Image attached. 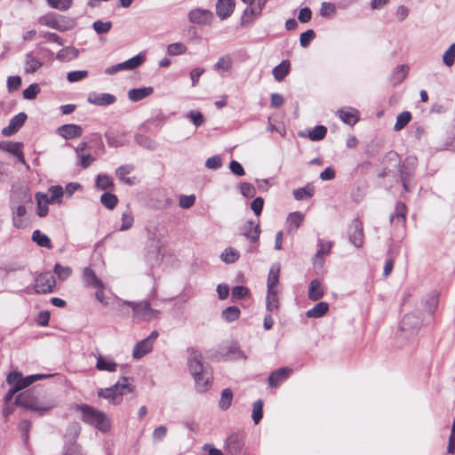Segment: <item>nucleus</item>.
Wrapping results in <instances>:
<instances>
[{"instance_id": "46", "label": "nucleus", "mask_w": 455, "mask_h": 455, "mask_svg": "<svg viewBox=\"0 0 455 455\" xmlns=\"http://www.w3.org/2000/svg\"><path fill=\"white\" fill-rule=\"evenodd\" d=\"M225 263H234L239 259V252L232 247L226 248L220 255Z\"/></svg>"}, {"instance_id": "34", "label": "nucleus", "mask_w": 455, "mask_h": 455, "mask_svg": "<svg viewBox=\"0 0 455 455\" xmlns=\"http://www.w3.org/2000/svg\"><path fill=\"white\" fill-rule=\"evenodd\" d=\"M125 133H114L106 132L105 137L107 139L108 145L111 148H119L127 144V140L124 139Z\"/></svg>"}, {"instance_id": "8", "label": "nucleus", "mask_w": 455, "mask_h": 455, "mask_svg": "<svg viewBox=\"0 0 455 455\" xmlns=\"http://www.w3.org/2000/svg\"><path fill=\"white\" fill-rule=\"evenodd\" d=\"M124 304L130 306L133 310V316L142 320L150 321L157 315L158 311L150 307L148 301L139 303L133 301H124Z\"/></svg>"}, {"instance_id": "2", "label": "nucleus", "mask_w": 455, "mask_h": 455, "mask_svg": "<svg viewBox=\"0 0 455 455\" xmlns=\"http://www.w3.org/2000/svg\"><path fill=\"white\" fill-rule=\"evenodd\" d=\"M76 410L80 411V419L85 424L92 426L103 433L110 429V420L105 412L86 403L77 404Z\"/></svg>"}, {"instance_id": "57", "label": "nucleus", "mask_w": 455, "mask_h": 455, "mask_svg": "<svg viewBox=\"0 0 455 455\" xmlns=\"http://www.w3.org/2000/svg\"><path fill=\"white\" fill-rule=\"evenodd\" d=\"M249 294H250L249 289L245 286H240V285L235 286L232 289V292H231L233 300L243 299L247 298V296Z\"/></svg>"}, {"instance_id": "26", "label": "nucleus", "mask_w": 455, "mask_h": 455, "mask_svg": "<svg viewBox=\"0 0 455 455\" xmlns=\"http://www.w3.org/2000/svg\"><path fill=\"white\" fill-rule=\"evenodd\" d=\"M153 345L147 339H144L140 342L136 343L132 350V356L134 359H140L147 354L151 352Z\"/></svg>"}, {"instance_id": "31", "label": "nucleus", "mask_w": 455, "mask_h": 455, "mask_svg": "<svg viewBox=\"0 0 455 455\" xmlns=\"http://www.w3.org/2000/svg\"><path fill=\"white\" fill-rule=\"evenodd\" d=\"M281 267L279 263L273 264L267 276V290H276L279 282Z\"/></svg>"}, {"instance_id": "6", "label": "nucleus", "mask_w": 455, "mask_h": 455, "mask_svg": "<svg viewBox=\"0 0 455 455\" xmlns=\"http://www.w3.org/2000/svg\"><path fill=\"white\" fill-rule=\"evenodd\" d=\"M50 375L44 374H34L27 377H23V375L19 371H12L8 374L6 378V381L9 385L14 387L19 391L30 386L36 380L49 377Z\"/></svg>"}, {"instance_id": "60", "label": "nucleus", "mask_w": 455, "mask_h": 455, "mask_svg": "<svg viewBox=\"0 0 455 455\" xmlns=\"http://www.w3.org/2000/svg\"><path fill=\"white\" fill-rule=\"evenodd\" d=\"M314 189L307 188H300L293 191V196L296 200L308 199L313 196Z\"/></svg>"}, {"instance_id": "13", "label": "nucleus", "mask_w": 455, "mask_h": 455, "mask_svg": "<svg viewBox=\"0 0 455 455\" xmlns=\"http://www.w3.org/2000/svg\"><path fill=\"white\" fill-rule=\"evenodd\" d=\"M188 18L193 24L210 25L213 20V13L206 9L196 8L188 12Z\"/></svg>"}, {"instance_id": "25", "label": "nucleus", "mask_w": 455, "mask_h": 455, "mask_svg": "<svg viewBox=\"0 0 455 455\" xmlns=\"http://www.w3.org/2000/svg\"><path fill=\"white\" fill-rule=\"evenodd\" d=\"M134 166L133 164H128L119 166L116 171V175L121 182H124L129 186H132L135 183V177L133 178H126L127 174H130L133 172Z\"/></svg>"}, {"instance_id": "12", "label": "nucleus", "mask_w": 455, "mask_h": 455, "mask_svg": "<svg viewBox=\"0 0 455 455\" xmlns=\"http://www.w3.org/2000/svg\"><path fill=\"white\" fill-rule=\"evenodd\" d=\"M10 207L12 210V225L16 228H27L29 224V219L28 218L26 205L12 204Z\"/></svg>"}, {"instance_id": "14", "label": "nucleus", "mask_w": 455, "mask_h": 455, "mask_svg": "<svg viewBox=\"0 0 455 455\" xmlns=\"http://www.w3.org/2000/svg\"><path fill=\"white\" fill-rule=\"evenodd\" d=\"M348 236L350 242L357 248L363 244V223L358 219L352 220L348 228Z\"/></svg>"}, {"instance_id": "52", "label": "nucleus", "mask_w": 455, "mask_h": 455, "mask_svg": "<svg viewBox=\"0 0 455 455\" xmlns=\"http://www.w3.org/2000/svg\"><path fill=\"white\" fill-rule=\"evenodd\" d=\"M53 272L57 275L60 280L68 279L72 274V268L70 267H63L60 263H56L53 268Z\"/></svg>"}, {"instance_id": "35", "label": "nucleus", "mask_w": 455, "mask_h": 455, "mask_svg": "<svg viewBox=\"0 0 455 455\" xmlns=\"http://www.w3.org/2000/svg\"><path fill=\"white\" fill-rule=\"evenodd\" d=\"M79 52L76 48L68 46L60 50L56 55V59L67 62L78 57Z\"/></svg>"}, {"instance_id": "59", "label": "nucleus", "mask_w": 455, "mask_h": 455, "mask_svg": "<svg viewBox=\"0 0 455 455\" xmlns=\"http://www.w3.org/2000/svg\"><path fill=\"white\" fill-rule=\"evenodd\" d=\"M443 61L447 67H451L455 61V43L451 44L443 55Z\"/></svg>"}, {"instance_id": "5", "label": "nucleus", "mask_w": 455, "mask_h": 455, "mask_svg": "<svg viewBox=\"0 0 455 455\" xmlns=\"http://www.w3.org/2000/svg\"><path fill=\"white\" fill-rule=\"evenodd\" d=\"M38 23L62 32L73 28L76 25L73 19L52 12L41 16Z\"/></svg>"}, {"instance_id": "1", "label": "nucleus", "mask_w": 455, "mask_h": 455, "mask_svg": "<svg viewBox=\"0 0 455 455\" xmlns=\"http://www.w3.org/2000/svg\"><path fill=\"white\" fill-rule=\"evenodd\" d=\"M187 352L188 367L194 378L196 388L198 392H206L212 386V372L204 365L201 351L195 347H188Z\"/></svg>"}, {"instance_id": "36", "label": "nucleus", "mask_w": 455, "mask_h": 455, "mask_svg": "<svg viewBox=\"0 0 455 455\" xmlns=\"http://www.w3.org/2000/svg\"><path fill=\"white\" fill-rule=\"evenodd\" d=\"M135 141L137 142V144L139 146H140L149 151H154L158 147V144L156 143V141H155L151 138H149L146 135H143V134H136Z\"/></svg>"}, {"instance_id": "39", "label": "nucleus", "mask_w": 455, "mask_h": 455, "mask_svg": "<svg viewBox=\"0 0 455 455\" xmlns=\"http://www.w3.org/2000/svg\"><path fill=\"white\" fill-rule=\"evenodd\" d=\"M338 116L340 118L342 122L345 124L353 126L358 122L357 111H346V110H339L337 112Z\"/></svg>"}, {"instance_id": "37", "label": "nucleus", "mask_w": 455, "mask_h": 455, "mask_svg": "<svg viewBox=\"0 0 455 455\" xmlns=\"http://www.w3.org/2000/svg\"><path fill=\"white\" fill-rule=\"evenodd\" d=\"M290 71L289 60H283L279 65L274 68L272 73L276 81H282Z\"/></svg>"}, {"instance_id": "3", "label": "nucleus", "mask_w": 455, "mask_h": 455, "mask_svg": "<svg viewBox=\"0 0 455 455\" xmlns=\"http://www.w3.org/2000/svg\"><path fill=\"white\" fill-rule=\"evenodd\" d=\"M134 386L129 383L127 377H122L115 385L108 388H100L98 390V396L108 400L114 405L120 404L123 396L128 393H132Z\"/></svg>"}, {"instance_id": "62", "label": "nucleus", "mask_w": 455, "mask_h": 455, "mask_svg": "<svg viewBox=\"0 0 455 455\" xmlns=\"http://www.w3.org/2000/svg\"><path fill=\"white\" fill-rule=\"evenodd\" d=\"M336 12V6L332 3L323 2L321 4L320 15L323 17H331Z\"/></svg>"}, {"instance_id": "28", "label": "nucleus", "mask_w": 455, "mask_h": 455, "mask_svg": "<svg viewBox=\"0 0 455 455\" xmlns=\"http://www.w3.org/2000/svg\"><path fill=\"white\" fill-rule=\"evenodd\" d=\"M43 66V61L34 56L32 52L25 55L24 71L27 74H32L37 71Z\"/></svg>"}, {"instance_id": "54", "label": "nucleus", "mask_w": 455, "mask_h": 455, "mask_svg": "<svg viewBox=\"0 0 455 455\" xmlns=\"http://www.w3.org/2000/svg\"><path fill=\"white\" fill-rule=\"evenodd\" d=\"M121 220H122V225L120 227L121 231H125V230L129 229L130 228H132L134 219H133V214L130 209H127L125 212H123Z\"/></svg>"}, {"instance_id": "15", "label": "nucleus", "mask_w": 455, "mask_h": 455, "mask_svg": "<svg viewBox=\"0 0 455 455\" xmlns=\"http://www.w3.org/2000/svg\"><path fill=\"white\" fill-rule=\"evenodd\" d=\"M28 116L24 112L17 114L10 120L9 124L3 128L2 134L4 136L9 137L16 133L23 126Z\"/></svg>"}, {"instance_id": "10", "label": "nucleus", "mask_w": 455, "mask_h": 455, "mask_svg": "<svg viewBox=\"0 0 455 455\" xmlns=\"http://www.w3.org/2000/svg\"><path fill=\"white\" fill-rule=\"evenodd\" d=\"M145 60V56L138 54L126 61L118 63L116 65L110 66L106 68L105 73L107 75H115L116 73L122 70H132L140 67Z\"/></svg>"}, {"instance_id": "63", "label": "nucleus", "mask_w": 455, "mask_h": 455, "mask_svg": "<svg viewBox=\"0 0 455 455\" xmlns=\"http://www.w3.org/2000/svg\"><path fill=\"white\" fill-rule=\"evenodd\" d=\"M315 37V33L313 29H307L303 32L299 36V44L302 47L306 48L309 45L310 42Z\"/></svg>"}, {"instance_id": "51", "label": "nucleus", "mask_w": 455, "mask_h": 455, "mask_svg": "<svg viewBox=\"0 0 455 455\" xmlns=\"http://www.w3.org/2000/svg\"><path fill=\"white\" fill-rule=\"evenodd\" d=\"M188 48L183 43H173L167 46V53L170 56H178L186 53Z\"/></svg>"}, {"instance_id": "64", "label": "nucleus", "mask_w": 455, "mask_h": 455, "mask_svg": "<svg viewBox=\"0 0 455 455\" xmlns=\"http://www.w3.org/2000/svg\"><path fill=\"white\" fill-rule=\"evenodd\" d=\"M62 455H84V453L80 445L73 443L64 448Z\"/></svg>"}, {"instance_id": "33", "label": "nucleus", "mask_w": 455, "mask_h": 455, "mask_svg": "<svg viewBox=\"0 0 455 455\" xmlns=\"http://www.w3.org/2000/svg\"><path fill=\"white\" fill-rule=\"evenodd\" d=\"M329 310V304L324 301L318 302L311 309L307 310L306 315L308 318H320Z\"/></svg>"}, {"instance_id": "56", "label": "nucleus", "mask_w": 455, "mask_h": 455, "mask_svg": "<svg viewBox=\"0 0 455 455\" xmlns=\"http://www.w3.org/2000/svg\"><path fill=\"white\" fill-rule=\"evenodd\" d=\"M93 29L96 31L97 34H106L108 33L111 28H112V22L111 21H102V20H96L92 24Z\"/></svg>"}, {"instance_id": "50", "label": "nucleus", "mask_w": 455, "mask_h": 455, "mask_svg": "<svg viewBox=\"0 0 455 455\" xmlns=\"http://www.w3.org/2000/svg\"><path fill=\"white\" fill-rule=\"evenodd\" d=\"M46 1L50 7L62 11V12L68 10L73 4V0H46Z\"/></svg>"}, {"instance_id": "9", "label": "nucleus", "mask_w": 455, "mask_h": 455, "mask_svg": "<svg viewBox=\"0 0 455 455\" xmlns=\"http://www.w3.org/2000/svg\"><path fill=\"white\" fill-rule=\"evenodd\" d=\"M56 281L51 272L41 273L35 281V291L36 293H49L53 291Z\"/></svg>"}, {"instance_id": "7", "label": "nucleus", "mask_w": 455, "mask_h": 455, "mask_svg": "<svg viewBox=\"0 0 455 455\" xmlns=\"http://www.w3.org/2000/svg\"><path fill=\"white\" fill-rule=\"evenodd\" d=\"M421 324L422 320L419 315L414 313L406 314L401 321L400 331L405 338L413 336L418 333Z\"/></svg>"}, {"instance_id": "19", "label": "nucleus", "mask_w": 455, "mask_h": 455, "mask_svg": "<svg viewBox=\"0 0 455 455\" xmlns=\"http://www.w3.org/2000/svg\"><path fill=\"white\" fill-rule=\"evenodd\" d=\"M58 133L66 140H71L81 137L83 129L75 124H63L58 128Z\"/></svg>"}, {"instance_id": "38", "label": "nucleus", "mask_w": 455, "mask_h": 455, "mask_svg": "<svg viewBox=\"0 0 455 455\" xmlns=\"http://www.w3.org/2000/svg\"><path fill=\"white\" fill-rule=\"evenodd\" d=\"M31 238L33 242L36 243L41 247H44L47 249L52 248V244L49 236L42 233L40 230H35L32 233Z\"/></svg>"}, {"instance_id": "27", "label": "nucleus", "mask_w": 455, "mask_h": 455, "mask_svg": "<svg viewBox=\"0 0 455 455\" xmlns=\"http://www.w3.org/2000/svg\"><path fill=\"white\" fill-rule=\"evenodd\" d=\"M35 197L36 201L37 215L41 218L45 217L48 214V204H50L48 201V195L37 192Z\"/></svg>"}, {"instance_id": "29", "label": "nucleus", "mask_w": 455, "mask_h": 455, "mask_svg": "<svg viewBox=\"0 0 455 455\" xmlns=\"http://www.w3.org/2000/svg\"><path fill=\"white\" fill-rule=\"evenodd\" d=\"M304 216L299 212H294L289 214L287 218V231L293 234L297 231L303 221Z\"/></svg>"}, {"instance_id": "43", "label": "nucleus", "mask_w": 455, "mask_h": 455, "mask_svg": "<svg viewBox=\"0 0 455 455\" xmlns=\"http://www.w3.org/2000/svg\"><path fill=\"white\" fill-rule=\"evenodd\" d=\"M240 315V309L235 306H230L221 312V317L228 323L236 320Z\"/></svg>"}, {"instance_id": "20", "label": "nucleus", "mask_w": 455, "mask_h": 455, "mask_svg": "<svg viewBox=\"0 0 455 455\" xmlns=\"http://www.w3.org/2000/svg\"><path fill=\"white\" fill-rule=\"evenodd\" d=\"M95 368L100 371L115 372L117 369V363L110 356L99 354L96 357Z\"/></svg>"}, {"instance_id": "45", "label": "nucleus", "mask_w": 455, "mask_h": 455, "mask_svg": "<svg viewBox=\"0 0 455 455\" xmlns=\"http://www.w3.org/2000/svg\"><path fill=\"white\" fill-rule=\"evenodd\" d=\"M411 119V114L408 111L400 113L396 118V122L394 125L395 131H401L403 129Z\"/></svg>"}, {"instance_id": "44", "label": "nucleus", "mask_w": 455, "mask_h": 455, "mask_svg": "<svg viewBox=\"0 0 455 455\" xmlns=\"http://www.w3.org/2000/svg\"><path fill=\"white\" fill-rule=\"evenodd\" d=\"M232 400H233L232 390L230 388H225L221 392V396H220V399L219 402V405H220V409H222L224 411L228 410L232 403Z\"/></svg>"}, {"instance_id": "17", "label": "nucleus", "mask_w": 455, "mask_h": 455, "mask_svg": "<svg viewBox=\"0 0 455 455\" xmlns=\"http://www.w3.org/2000/svg\"><path fill=\"white\" fill-rule=\"evenodd\" d=\"M32 204V196L26 187H20L12 190L10 205Z\"/></svg>"}, {"instance_id": "4", "label": "nucleus", "mask_w": 455, "mask_h": 455, "mask_svg": "<svg viewBox=\"0 0 455 455\" xmlns=\"http://www.w3.org/2000/svg\"><path fill=\"white\" fill-rule=\"evenodd\" d=\"M38 391L34 387L28 389L17 395L15 405L44 414L53 408V404L41 401L36 395Z\"/></svg>"}, {"instance_id": "41", "label": "nucleus", "mask_w": 455, "mask_h": 455, "mask_svg": "<svg viewBox=\"0 0 455 455\" xmlns=\"http://www.w3.org/2000/svg\"><path fill=\"white\" fill-rule=\"evenodd\" d=\"M266 306L267 311L277 310L279 307V299L276 290H267Z\"/></svg>"}, {"instance_id": "11", "label": "nucleus", "mask_w": 455, "mask_h": 455, "mask_svg": "<svg viewBox=\"0 0 455 455\" xmlns=\"http://www.w3.org/2000/svg\"><path fill=\"white\" fill-rule=\"evenodd\" d=\"M245 434L235 432L229 435L226 440V450L230 455H237L242 452L244 446Z\"/></svg>"}, {"instance_id": "55", "label": "nucleus", "mask_w": 455, "mask_h": 455, "mask_svg": "<svg viewBox=\"0 0 455 455\" xmlns=\"http://www.w3.org/2000/svg\"><path fill=\"white\" fill-rule=\"evenodd\" d=\"M232 68V60L229 55H225L220 57L216 64L214 65V68L217 70H224L228 71Z\"/></svg>"}, {"instance_id": "47", "label": "nucleus", "mask_w": 455, "mask_h": 455, "mask_svg": "<svg viewBox=\"0 0 455 455\" xmlns=\"http://www.w3.org/2000/svg\"><path fill=\"white\" fill-rule=\"evenodd\" d=\"M327 133V128L323 125H316L312 131L308 132V138L312 141H318L323 140Z\"/></svg>"}, {"instance_id": "40", "label": "nucleus", "mask_w": 455, "mask_h": 455, "mask_svg": "<svg viewBox=\"0 0 455 455\" xmlns=\"http://www.w3.org/2000/svg\"><path fill=\"white\" fill-rule=\"evenodd\" d=\"M96 187L100 190H113L114 183L110 176L107 174H99L96 179Z\"/></svg>"}, {"instance_id": "21", "label": "nucleus", "mask_w": 455, "mask_h": 455, "mask_svg": "<svg viewBox=\"0 0 455 455\" xmlns=\"http://www.w3.org/2000/svg\"><path fill=\"white\" fill-rule=\"evenodd\" d=\"M83 282L87 287L105 288L103 282L97 276L96 273L89 267L83 269Z\"/></svg>"}, {"instance_id": "42", "label": "nucleus", "mask_w": 455, "mask_h": 455, "mask_svg": "<svg viewBox=\"0 0 455 455\" xmlns=\"http://www.w3.org/2000/svg\"><path fill=\"white\" fill-rule=\"evenodd\" d=\"M406 205L402 202H398L395 205V213L391 216L390 220L393 221L395 219H396L398 222L403 225L406 220Z\"/></svg>"}, {"instance_id": "22", "label": "nucleus", "mask_w": 455, "mask_h": 455, "mask_svg": "<svg viewBox=\"0 0 455 455\" xmlns=\"http://www.w3.org/2000/svg\"><path fill=\"white\" fill-rule=\"evenodd\" d=\"M235 10L233 0H218L216 4V13L220 20L228 18Z\"/></svg>"}, {"instance_id": "16", "label": "nucleus", "mask_w": 455, "mask_h": 455, "mask_svg": "<svg viewBox=\"0 0 455 455\" xmlns=\"http://www.w3.org/2000/svg\"><path fill=\"white\" fill-rule=\"evenodd\" d=\"M318 250L314 257L313 264L316 267H322L324 264V257L329 255L333 246V242L317 241Z\"/></svg>"}, {"instance_id": "30", "label": "nucleus", "mask_w": 455, "mask_h": 455, "mask_svg": "<svg viewBox=\"0 0 455 455\" xmlns=\"http://www.w3.org/2000/svg\"><path fill=\"white\" fill-rule=\"evenodd\" d=\"M153 93V87H141L132 89L128 92V98L130 100L137 102L141 100Z\"/></svg>"}, {"instance_id": "58", "label": "nucleus", "mask_w": 455, "mask_h": 455, "mask_svg": "<svg viewBox=\"0 0 455 455\" xmlns=\"http://www.w3.org/2000/svg\"><path fill=\"white\" fill-rule=\"evenodd\" d=\"M243 235L247 238H250L251 242L256 240V226L253 220H248L243 228Z\"/></svg>"}, {"instance_id": "24", "label": "nucleus", "mask_w": 455, "mask_h": 455, "mask_svg": "<svg viewBox=\"0 0 455 455\" xmlns=\"http://www.w3.org/2000/svg\"><path fill=\"white\" fill-rule=\"evenodd\" d=\"M290 368H280L273 371L268 377V382L271 387H276L284 381L291 374Z\"/></svg>"}, {"instance_id": "23", "label": "nucleus", "mask_w": 455, "mask_h": 455, "mask_svg": "<svg viewBox=\"0 0 455 455\" xmlns=\"http://www.w3.org/2000/svg\"><path fill=\"white\" fill-rule=\"evenodd\" d=\"M116 101V96L110 93H91L88 96V102L96 106H108Z\"/></svg>"}, {"instance_id": "49", "label": "nucleus", "mask_w": 455, "mask_h": 455, "mask_svg": "<svg viewBox=\"0 0 455 455\" xmlns=\"http://www.w3.org/2000/svg\"><path fill=\"white\" fill-rule=\"evenodd\" d=\"M100 202L106 208L113 210L116 206L118 199L117 196L112 193H104L100 196Z\"/></svg>"}, {"instance_id": "18", "label": "nucleus", "mask_w": 455, "mask_h": 455, "mask_svg": "<svg viewBox=\"0 0 455 455\" xmlns=\"http://www.w3.org/2000/svg\"><path fill=\"white\" fill-rule=\"evenodd\" d=\"M23 143L22 142H12V141H1L0 149L8 153L12 154L18 159V161L26 164L25 157L22 152Z\"/></svg>"}, {"instance_id": "32", "label": "nucleus", "mask_w": 455, "mask_h": 455, "mask_svg": "<svg viewBox=\"0 0 455 455\" xmlns=\"http://www.w3.org/2000/svg\"><path fill=\"white\" fill-rule=\"evenodd\" d=\"M323 296V290L321 282L314 279L310 282L308 287V299L313 301L320 299Z\"/></svg>"}, {"instance_id": "53", "label": "nucleus", "mask_w": 455, "mask_h": 455, "mask_svg": "<svg viewBox=\"0 0 455 455\" xmlns=\"http://www.w3.org/2000/svg\"><path fill=\"white\" fill-rule=\"evenodd\" d=\"M48 191L50 193V196H48V201L51 204L60 202V199L63 196V188L59 185L50 187Z\"/></svg>"}, {"instance_id": "61", "label": "nucleus", "mask_w": 455, "mask_h": 455, "mask_svg": "<svg viewBox=\"0 0 455 455\" xmlns=\"http://www.w3.org/2000/svg\"><path fill=\"white\" fill-rule=\"evenodd\" d=\"M39 92V85L37 84H32L23 91L22 94L26 100H34Z\"/></svg>"}, {"instance_id": "48", "label": "nucleus", "mask_w": 455, "mask_h": 455, "mask_svg": "<svg viewBox=\"0 0 455 455\" xmlns=\"http://www.w3.org/2000/svg\"><path fill=\"white\" fill-rule=\"evenodd\" d=\"M255 12L252 6H246L241 17V26L247 27L254 21Z\"/></svg>"}]
</instances>
